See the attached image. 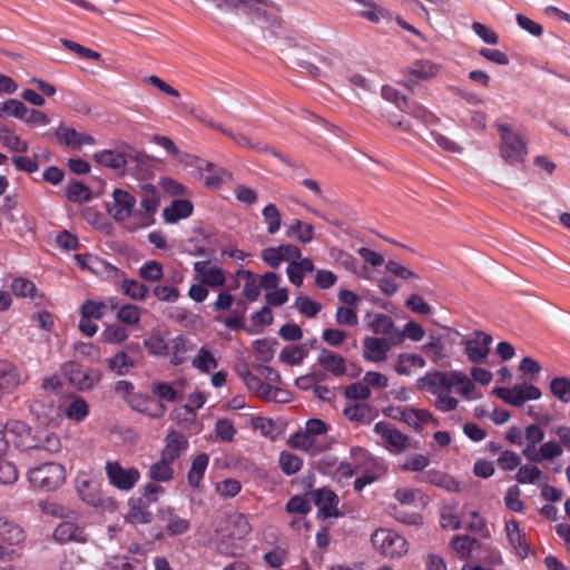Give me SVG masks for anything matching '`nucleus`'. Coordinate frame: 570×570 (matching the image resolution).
I'll return each mask as SVG.
<instances>
[{"mask_svg":"<svg viewBox=\"0 0 570 570\" xmlns=\"http://www.w3.org/2000/svg\"><path fill=\"white\" fill-rule=\"evenodd\" d=\"M105 470L109 483L121 491L132 490L140 479L138 469H125L118 461H108Z\"/></svg>","mask_w":570,"mask_h":570,"instance_id":"6","label":"nucleus"},{"mask_svg":"<svg viewBox=\"0 0 570 570\" xmlns=\"http://www.w3.org/2000/svg\"><path fill=\"white\" fill-rule=\"evenodd\" d=\"M295 308L306 317H315L322 309V305L305 295H298L294 303Z\"/></svg>","mask_w":570,"mask_h":570,"instance_id":"47","label":"nucleus"},{"mask_svg":"<svg viewBox=\"0 0 570 570\" xmlns=\"http://www.w3.org/2000/svg\"><path fill=\"white\" fill-rule=\"evenodd\" d=\"M127 520L131 524H148L153 521V513L149 511V504L146 499H130Z\"/></svg>","mask_w":570,"mask_h":570,"instance_id":"23","label":"nucleus"},{"mask_svg":"<svg viewBox=\"0 0 570 570\" xmlns=\"http://www.w3.org/2000/svg\"><path fill=\"white\" fill-rule=\"evenodd\" d=\"M144 346L148 350L151 355L161 356L167 354L169 344L159 334H151L144 340Z\"/></svg>","mask_w":570,"mask_h":570,"instance_id":"51","label":"nucleus"},{"mask_svg":"<svg viewBox=\"0 0 570 570\" xmlns=\"http://www.w3.org/2000/svg\"><path fill=\"white\" fill-rule=\"evenodd\" d=\"M344 396L353 401H365L371 397V389L365 383H352L345 387Z\"/></svg>","mask_w":570,"mask_h":570,"instance_id":"56","label":"nucleus"},{"mask_svg":"<svg viewBox=\"0 0 570 570\" xmlns=\"http://www.w3.org/2000/svg\"><path fill=\"white\" fill-rule=\"evenodd\" d=\"M76 489L80 499L91 507H100L104 499L99 489V483L87 474H79L76 479Z\"/></svg>","mask_w":570,"mask_h":570,"instance_id":"11","label":"nucleus"},{"mask_svg":"<svg viewBox=\"0 0 570 570\" xmlns=\"http://www.w3.org/2000/svg\"><path fill=\"white\" fill-rule=\"evenodd\" d=\"M371 541L375 550L389 558H401L407 552L406 540L391 530H376Z\"/></svg>","mask_w":570,"mask_h":570,"instance_id":"4","label":"nucleus"},{"mask_svg":"<svg viewBox=\"0 0 570 570\" xmlns=\"http://www.w3.org/2000/svg\"><path fill=\"white\" fill-rule=\"evenodd\" d=\"M227 136L233 139L238 146L244 148H253L259 153H271L274 157L278 158L283 164L287 166H293L291 159H288L282 153L271 148L268 145L263 144L261 141L253 144L250 139L244 134H236L234 131L227 132Z\"/></svg>","mask_w":570,"mask_h":570,"instance_id":"18","label":"nucleus"},{"mask_svg":"<svg viewBox=\"0 0 570 570\" xmlns=\"http://www.w3.org/2000/svg\"><path fill=\"white\" fill-rule=\"evenodd\" d=\"M53 538L59 543H83L87 541V535L85 534L82 528L70 521L60 522L58 527L55 529Z\"/></svg>","mask_w":570,"mask_h":570,"instance_id":"17","label":"nucleus"},{"mask_svg":"<svg viewBox=\"0 0 570 570\" xmlns=\"http://www.w3.org/2000/svg\"><path fill=\"white\" fill-rule=\"evenodd\" d=\"M26 449L43 450L53 454L61 450V442L57 434L49 431L37 430L32 435V440L27 442Z\"/></svg>","mask_w":570,"mask_h":570,"instance_id":"15","label":"nucleus"},{"mask_svg":"<svg viewBox=\"0 0 570 570\" xmlns=\"http://www.w3.org/2000/svg\"><path fill=\"white\" fill-rule=\"evenodd\" d=\"M415 479L417 482L429 483L449 492H459L461 490L460 483L452 475L439 470H428Z\"/></svg>","mask_w":570,"mask_h":570,"instance_id":"14","label":"nucleus"},{"mask_svg":"<svg viewBox=\"0 0 570 570\" xmlns=\"http://www.w3.org/2000/svg\"><path fill=\"white\" fill-rule=\"evenodd\" d=\"M67 198L73 203H87L92 198V193L88 186L80 181L71 183L67 188Z\"/></svg>","mask_w":570,"mask_h":570,"instance_id":"42","label":"nucleus"},{"mask_svg":"<svg viewBox=\"0 0 570 570\" xmlns=\"http://www.w3.org/2000/svg\"><path fill=\"white\" fill-rule=\"evenodd\" d=\"M66 416L75 422H81L89 415V405L81 396H76L65 411Z\"/></svg>","mask_w":570,"mask_h":570,"instance_id":"33","label":"nucleus"},{"mask_svg":"<svg viewBox=\"0 0 570 570\" xmlns=\"http://www.w3.org/2000/svg\"><path fill=\"white\" fill-rule=\"evenodd\" d=\"M493 393L515 407L522 406L525 401L539 400L542 395L540 389L530 383L515 384L513 387H495Z\"/></svg>","mask_w":570,"mask_h":570,"instance_id":"5","label":"nucleus"},{"mask_svg":"<svg viewBox=\"0 0 570 570\" xmlns=\"http://www.w3.org/2000/svg\"><path fill=\"white\" fill-rule=\"evenodd\" d=\"M424 328L414 321L409 322L404 326L403 331H395V336L397 337L399 342H401L404 336L411 338L412 341L419 342L424 337Z\"/></svg>","mask_w":570,"mask_h":570,"instance_id":"60","label":"nucleus"},{"mask_svg":"<svg viewBox=\"0 0 570 570\" xmlns=\"http://www.w3.org/2000/svg\"><path fill=\"white\" fill-rule=\"evenodd\" d=\"M61 372L69 383L79 391L91 390L100 380L98 371H86L82 365L73 361L65 363L61 367Z\"/></svg>","mask_w":570,"mask_h":570,"instance_id":"7","label":"nucleus"},{"mask_svg":"<svg viewBox=\"0 0 570 570\" xmlns=\"http://www.w3.org/2000/svg\"><path fill=\"white\" fill-rule=\"evenodd\" d=\"M114 197V209H109V213L117 222L127 219L136 205V198L126 190L116 188L112 193Z\"/></svg>","mask_w":570,"mask_h":570,"instance_id":"13","label":"nucleus"},{"mask_svg":"<svg viewBox=\"0 0 570 570\" xmlns=\"http://www.w3.org/2000/svg\"><path fill=\"white\" fill-rule=\"evenodd\" d=\"M343 414L352 422L370 424L373 421L372 409L365 403H355L344 409Z\"/></svg>","mask_w":570,"mask_h":570,"instance_id":"29","label":"nucleus"},{"mask_svg":"<svg viewBox=\"0 0 570 570\" xmlns=\"http://www.w3.org/2000/svg\"><path fill=\"white\" fill-rule=\"evenodd\" d=\"M314 503L318 507V517L322 519L338 518L341 512L337 509L338 497L330 488L323 487L312 492Z\"/></svg>","mask_w":570,"mask_h":570,"instance_id":"10","label":"nucleus"},{"mask_svg":"<svg viewBox=\"0 0 570 570\" xmlns=\"http://www.w3.org/2000/svg\"><path fill=\"white\" fill-rule=\"evenodd\" d=\"M382 413L390 419L402 421L414 429L415 409L387 406L382 410Z\"/></svg>","mask_w":570,"mask_h":570,"instance_id":"36","label":"nucleus"},{"mask_svg":"<svg viewBox=\"0 0 570 570\" xmlns=\"http://www.w3.org/2000/svg\"><path fill=\"white\" fill-rule=\"evenodd\" d=\"M139 276L148 282L160 281L164 276L163 265L157 261H147L140 266Z\"/></svg>","mask_w":570,"mask_h":570,"instance_id":"49","label":"nucleus"},{"mask_svg":"<svg viewBox=\"0 0 570 570\" xmlns=\"http://www.w3.org/2000/svg\"><path fill=\"white\" fill-rule=\"evenodd\" d=\"M332 257L335 259L337 264L343 266L345 269L358 274V262L357 259L347 252L342 249H333Z\"/></svg>","mask_w":570,"mask_h":570,"instance_id":"59","label":"nucleus"},{"mask_svg":"<svg viewBox=\"0 0 570 570\" xmlns=\"http://www.w3.org/2000/svg\"><path fill=\"white\" fill-rule=\"evenodd\" d=\"M492 336L482 331H475L473 336L462 341L464 354L474 364H482L488 358Z\"/></svg>","mask_w":570,"mask_h":570,"instance_id":"9","label":"nucleus"},{"mask_svg":"<svg viewBox=\"0 0 570 570\" xmlns=\"http://www.w3.org/2000/svg\"><path fill=\"white\" fill-rule=\"evenodd\" d=\"M550 391L554 397L563 403L570 402V379L558 376L551 380Z\"/></svg>","mask_w":570,"mask_h":570,"instance_id":"41","label":"nucleus"},{"mask_svg":"<svg viewBox=\"0 0 570 570\" xmlns=\"http://www.w3.org/2000/svg\"><path fill=\"white\" fill-rule=\"evenodd\" d=\"M191 364L203 373H209L210 370L216 368L218 365L214 355L205 346L198 351V354L194 357Z\"/></svg>","mask_w":570,"mask_h":570,"instance_id":"43","label":"nucleus"},{"mask_svg":"<svg viewBox=\"0 0 570 570\" xmlns=\"http://www.w3.org/2000/svg\"><path fill=\"white\" fill-rule=\"evenodd\" d=\"M276 341H269L267 338L256 340L253 343V350L257 356V360L267 363L274 356V345Z\"/></svg>","mask_w":570,"mask_h":570,"instance_id":"52","label":"nucleus"},{"mask_svg":"<svg viewBox=\"0 0 570 570\" xmlns=\"http://www.w3.org/2000/svg\"><path fill=\"white\" fill-rule=\"evenodd\" d=\"M391 350L387 340L382 337L366 336L363 340L362 356L365 361L373 363H382L386 360Z\"/></svg>","mask_w":570,"mask_h":570,"instance_id":"12","label":"nucleus"},{"mask_svg":"<svg viewBox=\"0 0 570 570\" xmlns=\"http://www.w3.org/2000/svg\"><path fill=\"white\" fill-rule=\"evenodd\" d=\"M306 356L307 351L304 346H286L279 354V361L289 365H299Z\"/></svg>","mask_w":570,"mask_h":570,"instance_id":"45","label":"nucleus"},{"mask_svg":"<svg viewBox=\"0 0 570 570\" xmlns=\"http://www.w3.org/2000/svg\"><path fill=\"white\" fill-rule=\"evenodd\" d=\"M416 386L421 390H426L433 395L450 394L455 389V392L466 400L472 399V393L475 390V384L471 379L461 371H431L416 381Z\"/></svg>","mask_w":570,"mask_h":570,"instance_id":"1","label":"nucleus"},{"mask_svg":"<svg viewBox=\"0 0 570 570\" xmlns=\"http://www.w3.org/2000/svg\"><path fill=\"white\" fill-rule=\"evenodd\" d=\"M117 318L127 325H135L140 321V308L134 304H124L118 308Z\"/></svg>","mask_w":570,"mask_h":570,"instance_id":"55","label":"nucleus"},{"mask_svg":"<svg viewBox=\"0 0 570 570\" xmlns=\"http://www.w3.org/2000/svg\"><path fill=\"white\" fill-rule=\"evenodd\" d=\"M500 136V155L509 165H517L524 161L528 154L527 144L519 132L512 127L498 120L495 122Z\"/></svg>","mask_w":570,"mask_h":570,"instance_id":"2","label":"nucleus"},{"mask_svg":"<svg viewBox=\"0 0 570 570\" xmlns=\"http://www.w3.org/2000/svg\"><path fill=\"white\" fill-rule=\"evenodd\" d=\"M30 483L45 491L58 489L66 479L65 468L55 462H47L29 470Z\"/></svg>","mask_w":570,"mask_h":570,"instance_id":"3","label":"nucleus"},{"mask_svg":"<svg viewBox=\"0 0 570 570\" xmlns=\"http://www.w3.org/2000/svg\"><path fill=\"white\" fill-rule=\"evenodd\" d=\"M20 382L17 366L6 360H0V393L13 392Z\"/></svg>","mask_w":570,"mask_h":570,"instance_id":"19","label":"nucleus"},{"mask_svg":"<svg viewBox=\"0 0 570 570\" xmlns=\"http://www.w3.org/2000/svg\"><path fill=\"white\" fill-rule=\"evenodd\" d=\"M153 393L160 400L167 402H177L180 399L178 392L167 382H158L154 384Z\"/></svg>","mask_w":570,"mask_h":570,"instance_id":"62","label":"nucleus"},{"mask_svg":"<svg viewBox=\"0 0 570 570\" xmlns=\"http://www.w3.org/2000/svg\"><path fill=\"white\" fill-rule=\"evenodd\" d=\"M165 448L161 451V458L174 463L188 449L186 438L176 431H171L165 439Z\"/></svg>","mask_w":570,"mask_h":570,"instance_id":"16","label":"nucleus"},{"mask_svg":"<svg viewBox=\"0 0 570 570\" xmlns=\"http://www.w3.org/2000/svg\"><path fill=\"white\" fill-rule=\"evenodd\" d=\"M138 153L130 147H125L120 150L105 149L94 154V160L107 168L122 171L125 167L137 160Z\"/></svg>","mask_w":570,"mask_h":570,"instance_id":"8","label":"nucleus"},{"mask_svg":"<svg viewBox=\"0 0 570 570\" xmlns=\"http://www.w3.org/2000/svg\"><path fill=\"white\" fill-rule=\"evenodd\" d=\"M475 544H479V541L468 535H456L452 540V548L462 560H465L470 557L472 548Z\"/></svg>","mask_w":570,"mask_h":570,"instance_id":"50","label":"nucleus"},{"mask_svg":"<svg viewBox=\"0 0 570 570\" xmlns=\"http://www.w3.org/2000/svg\"><path fill=\"white\" fill-rule=\"evenodd\" d=\"M542 476V471L535 465H522L520 466L515 479L519 483L534 484Z\"/></svg>","mask_w":570,"mask_h":570,"instance_id":"61","label":"nucleus"},{"mask_svg":"<svg viewBox=\"0 0 570 570\" xmlns=\"http://www.w3.org/2000/svg\"><path fill=\"white\" fill-rule=\"evenodd\" d=\"M401 111L406 112L422 121H429V119L432 117V114L424 106L416 101H412L409 98H406L405 105L402 106Z\"/></svg>","mask_w":570,"mask_h":570,"instance_id":"64","label":"nucleus"},{"mask_svg":"<svg viewBox=\"0 0 570 570\" xmlns=\"http://www.w3.org/2000/svg\"><path fill=\"white\" fill-rule=\"evenodd\" d=\"M285 235L296 238L302 244H308L314 237V227L301 219H295L286 229Z\"/></svg>","mask_w":570,"mask_h":570,"instance_id":"28","label":"nucleus"},{"mask_svg":"<svg viewBox=\"0 0 570 570\" xmlns=\"http://www.w3.org/2000/svg\"><path fill=\"white\" fill-rule=\"evenodd\" d=\"M209 463V456L206 453L198 454L191 462V466L187 473V480L191 488H198L203 480Z\"/></svg>","mask_w":570,"mask_h":570,"instance_id":"27","label":"nucleus"},{"mask_svg":"<svg viewBox=\"0 0 570 570\" xmlns=\"http://www.w3.org/2000/svg\"><path fill=\"white\" fill-rule=\"evenodd\" d=\"M315 266L312 259L305 257L291 262L287 265L286 273L289 282L299 287L303 284L304 275L312 273Z\"/></svg>","mask_w":570,"mask_h":570,"instance_id":"24","label":"nucleus"},{"mask_svg":"<svg viewBox=\"0 0 570 570\" xmlns=\"http://www.w3.org/2000/svg\"><path fill=\"white\" fill-rule=\"evenodd\" d=\"M75 258L82 269H88L95 274H98L102 266L116 269L92 254H77Z\"/></svg>","mask_w":570,"mask_h":570,"instance_id":"48","label":"nucleus"},{"mask_svg":"<svg viewBox=\"0 0 570 570\" xmlns=\"http://www.w3.org/2000/svg\"><path fill=\"white\" fill-rule=\"evenodd\" d=\"M169 350H171L170 362L174 365H180L186 361V354L190 347L188 346L187 338L184 335H179L169 345Z\"/></svg>","mask_w":570,"mask_h":570,"instance_id":"46","label":"nucleus"},{"mask_svg":"<svg viewBox=\"0 0 570 570\" xmlns=\"http://www.w3.org/2000/svg\"><path fill=\"white\" fill-rule=\"evenodd\" d=\"M120 288L125 295L136 301H144L149 293L148 286L131 278H124Z\"/></svg>","mask_w":570,"mask_h":570,"instance_id":"34","label":"nucleus"},{"mask_svg":"<svg viewBox=\"0 0 570 570\" xmlns=\"http://www.w3.org/2000/svg\"><path fill=\"white\" fill-rule=\"evenodd\" d=\"M444 350L445 345L440 336L431 335L430 341L423 345L424 353L434 363L446 357Z\"/></svg>","mask_w":570,"mask_h":570,"instance_id":"40","label":"nucleus"},{"mask_svg":"<svg viewBox=\"0 0 570 570\" xmlns=\"http://www.w3.org/2000/svg\"><path fill=\"white\" fill-rule=\"evenodd\" d=\"M60 145L76 149L79 132L70 127L59 126L55 132Z\"/></svg>","mask_w":570,"mask_h":570,"instance_id":"63","label":"nucleus"},{"mask_svg":"<svg viewBox=\"0 0 570 570\" xmlns=\"http://www.w3.org/2000/svg\"><path fill=\"white\" fill-rule=\"evenodd\" d=\"M505 531L508 540L511 547L514 549L515 553L522 559L527 558L529 554L530 546L525 541L524 533L520 531L519 523L515 520L507 521Z\"/></svg>","mask_w":570,"mask_h":570,"instance_id":"20","label":"nucleus"},{"mask_svg":"<svg viewBox=\"0 0 570 570\" xmlns=\"http://www.w3.org/2000/svg\"><path fill=\"white\" fill-rule=\"evenodd\" d=\"M11 291L18 297L35 298L36 285L27 278L18 277L13 279Z\"/></svg>","mask_w":570,"mask_h":570,"instance_id":"57","label":"nucleus"},{"mask_svg":"<svg viewBox=\"0 0 570 570\" xmlns=\"http://www.w3.org/2000/svg\"><path fill=\"white\" fill-rule=\"evenodd\" d=\"M262 215L267 225L268 234L275 235L282 226V216L276 205H266L262 210Z\"/></svg>","mask_w":570,"mask_h":570,"instance_id":"39","label":"nucleus"},{"mask_svg":"<svg viewBox=\"0 0 570 570\" xmlns=\"http://www.w3.org/2000/svg\"><path fill=\"white\" fill-rule=\"evenodd\" d=\"M163 515L167 514L166 530L170 535H179L189 529V521L176 515L171 509L161 510ZM165 519V517H163Z\"/></svg>","mask_w":570,"mask_h":570,"instance_id":"38","label":"nucleus"},{"mask_svg":"<svg viewBox=\"0 0 570 570\" xmlns=\"http://www.w3.org/2000/svg\"><path fill=\"white\" fill-rule=\"evenodd\" d=\"M366 325L367 327L374 332L375 334H383V335H395V328L393 320L385 314H371L367 313L365 315Z\"/></svg>","mask_w":570,"mask_h":570,"instance_id":"25","label":"nucleus"},{"mask_svg":"<svg viewBox=\"0 0 570 570\" xmlns=\"http://www.w3.org/2000/svg\"><path fill=\"white\" fill-rule=\"evenodd\" d=\"M109 368L116 372L118 375H125L129 367L135 365V362L125 352L116 353L111 358L108 360Z\"/></svg>","mask_w":570,"mask_h":570,"instance_id":"53","label":"nucleus"},{"mask_svg":"<svg viewBox=\"0 0 570 570\" xmlns=\"http://www.w3.org/2000/svg\"><path fill=\"white\" fill-rule=\"evenodd\" d=\"M169 461L160 458L149 466L148 476L154 482H169L174 476V469Z\"/></svg>","mask_w":570,"mask_h":570,"instance_id":"30","label":"nucleus"},{"mask_svg":"<svg viewBox=\"0 0 570 570\" xmlns=\"http://www.w3.org/2000/svg\"><path fill=\"white\" fill-rule=\"evenodd\" d=\"M193 203L188 199H176L164 208L163 216L166 223L175 224L193 214Z\"/></svg>","mask_w":570,"mask_h":570,"instance_id":"22","label":"nucleus"},{"mask_svg":"<svg viewBox=\"0 0 570 570\" xmlns=\"http://www.w3.org/2000/svg\"><path fill=\"white\" fill-rule=\"evenodd\" d=\"M440 67L429 60H416L409 70V73L421 80L430 79L439 73Z\"/></svg>","mask_w":570,"mask_h":570,"instance_id":"37","label":"nucleus"},{"mask_svg":"<svg viewBox=\"0 0 570 570\" xmlns=\"http://www.w3.org/2000/svg\"><path fill=\"white\" fill-rule=\"evenodd\" d=\"M107 307V303L87 299L81 306V314H85L86 317L100 320L105 316Z\"/></svg>","mask_w":570,"mask_h":570,"instance_id":"58","label":"nucleus"},{"mask_svg":"<svg viewBox=\"0 0 570 570\" xmlns=\"http://www.w3.org/2000/svg\"><path fill=\"white\" fill-rule=\"evenodd\" d=\"M227 531L230 539L240 540L252 531V527L245 514L234 512L228 515Z\"/></svg>","mask_w":570,"mask_h":570,"instance_id":"26","label":"nucleus"},{"mask_svg":"<svg viewBox=\"0 0 570 570\" xmlns=\"http://www.w3.org/2000/svg\"><path fill=\"white\" fill-rule=\"evenodd\" d=\"M279 466L286 475H293L297 473L303 465V460L291 452L283 451L279 454Z\"/></svg>","mask_w":570,"mask_h":570,"instance_id":"44","label":"nucleus"},{"mask_svg":"<svg viewBox=\"0 0 570 570\" xmlns=\"http://www.w3.org/2000/svg\"><path fill=\"white\" fill-rule=\"evenodd\" d=\"M317 363L335 376H341L346 373L345 358L331 350L322 348L317 357Z\"/></svg>","mask_w":570,"mask_h":570,"instance_id":"21","label":"nucleus"},{"mask_svg":"<svg viewBox=\"0 0 570 570\" xmlns=\"http://www.w3.org/2000/svg\"><path fill=\"white\" fill-rule=\"evenodd\" d=\"M144 194L140 206L145 209L148 215H154L159 206V198L157 196V188L153 184H144L141 186Z\"/></svg>","mask_w":570,"mask_h":570,"instance_id":"35","label":"nucleus"},{"mask_svg":"<svg viewBox=\"0 0 570 570\" xmlns=\"http://www.w3.org/2000/svg\"><path fill=\"white\" fill-rule=\"evenodd\" d=\"M257 4H255L250 10H253V13L255 14L256 20L261 23L263 29H266L269 31L271 36L276 38L279 36V31L282 29L281 20L271 14L267 13L265 10H262L259 8H255Z\"/></svg>","mask_w":570,"mask_h":570,"instance_id":"31","label":"nucleus"},{"mask_svg":"<svg viewBox=\"0 0 570 570\" xmlns=\"http://www.w3.org/2000/svg\"><path fill=\"white\" fill-rule=\"evenodd\" d=\"M0 538L9 544H19L24 540V532L18 524L4 520L0 523Z\"/></svg>","mask_w":570,"mask_h":570,"instance_id":"32","label":"nucleus"},{"mask_svg":"<svg viewBox=\"0 0 570 570\" xmlns=\"http://www.w3.org/2000/svg\"><path fill=\"white\" fill-rule=\"evenodd\" d=\"M102 340L110 344H119L126 341L129 336L128 331L118 325L111 324L106 326L104 332L101 333Z\"/></svg>","mask_w":570,"mask_h":570,"instance_id":"54","label":"nucleus"}]
</instances>
